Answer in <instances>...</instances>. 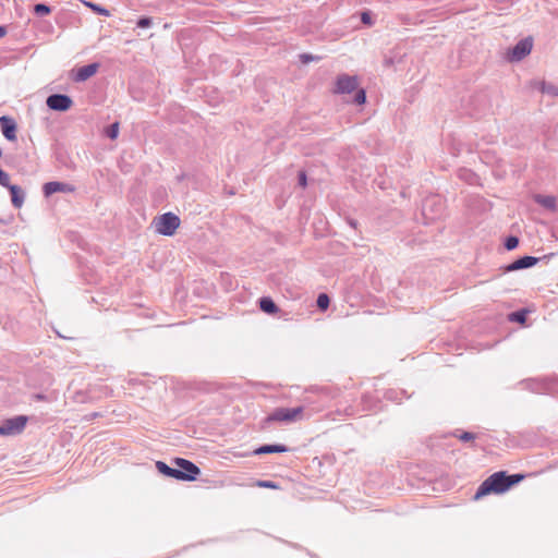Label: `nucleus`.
Instances as JSON below:
<instances>
[{"instance_id":"obj_6","label":"nucleus","mask_w":558,"mask_h":558,"mask_svg":"<svg viewBox=\"0 0 558 558\" xmlns=\"http://www.w3.org/2000/svg\"><path fill=\"white\" fill-rule=\"evenodd\" d=\"M533 47V40L531 37L520 40L509 53L511 61H519L530 54Z\"/></svg>"},{"instance_id":"obj_18","label":"nucleus","mask_w":558,"mask_h":558,"mask_svg":"<svg viewBox=\"0 0 558 558\" xmlns=\"http://www.w3.org/2000/svg\"><path fill=\"white\" fill-rule=\"evenodd\" d=\"M329 303H330V300H329V296L326 294V293H322L318 295L317 298V306L322 310V311H326L329 306Z\"/></svg>"},{"instance_id":"obj_26","label":"nucleus","mask_w":558,"mask_h":558,"mask_svg":"<svg viewBox=\"0 0 558 558\" xmlns=\"http://www.w3.org/2000/svg\"><path fill=\"white\" fill-rule=\"evenodd\" d=\"M542 92L543 93H547V94H550L553 96H557L558 95V88L554 85H543L542 86Z\"/></svg>"},{"instance_id":"obj_2","label":"nucleus","mask_w":558,"mask_h":558,"mask_svg":"<svg viewBox=\"0 0 558 558\" xmlns=\"http://www.w3.org/2000/svg\"><path fill=\"white\" fill-rule=\"evenodd\" d=\"M154 226L159 234L170 236L180 227V218L172 213H166L154 219Z\"/></svg>"},{"instance_id":"obj_11","label":"nucleus","mask_w":558,"mask_h":558,"mask_svg":"<svg viewBox=\"0 0 558 558\" xmlns=\"http://www.w3.org/2000/svg\"><path fill=\"white\" fill-rule=\"evenodd\" d=\"M537 262L538 258L536 257L524 256L506 266L505 271H514L523 268H529L534 266Z\"/></svg>"},{"instance_id":"obj_24","label":"nucleus","mask_w":558,"mask_h":558,"mask_svg":"<svg viewBox=\"0 0 558 558\" xmlns=\"http://www.w3.org/2000/svg\"><path fill=\"white\" fill-rule=\"evenodd\" d=\"M256 486L263 487V488H270V489H279V486L271 481H258L256 482Z\"/></svg>"},{"instance_id":"obj_33","label":"nucleus","mask_w":558,"mask_h":558,"mask_svg":"<svg viewBox=\"0 0 558 558\" xmlns=\"http://www.w3.org/2000/svg\"><path fill=\"white\" fill-rule=\"evenodd\" d=\"M7 34L5 28L0 26V37H3Z\"/></svg>"},{"instance_id":"obj_29","label":"nucleus","mask_w":558,"mask_h":558,"mask_svg":"<svg viewBox=\"0 0 558 558\" xmlns=\"http://www.w3.org/2000/svg\"><path fill=\"white\" fill-rule=\"evenodd\" d=\"M460 439H461L462 441H470V440L475 439V435H474V434H472V433L465 432V433H463L462 435H460Z\"/></svg>"},{"instance_id":"obj_20","label":"nucleus","mask_w":558,"mask_h":558,"mask_svg":"<svg viewBox=\"0 0 558 558\" xmlns=\"http://www.w3.org/2000/svg\"><path fill=\"white\" fill-rule=\"evenodd\" d=\"M509 319L511 322L524 324V322L526 319V313L524 311L513 312L509 315Z\"/></svg>"},{"instance_id":"obj_30","label":"nucleus","mask_w":558,"mask_h":558,"mask_svg":"<svg viewBox=\"0 0 558 558\" xmlns=\"http://www.w3.org/2000/svg\"><path fill=\"white\" fill-rule=\"evenodd\" d=\"M299 183H300V185H301L302 187H305V186H306V184H307L306 174H305V172H303V171H302V172H300V174H299Z\"/></svg>"},{"instance_id":"obj_27","label":"nucleus","mask_w":558,"mask_h":558,"mask_svg":"<svg viewBox=\"0 0 558 558\" xmlns=\"http://www.w3.org/2000/svg\"><path fill=\"white\" fill-rule=\"evenodd\" d=\"M151 25V20L149 17H142L137 22V26L141 28H146Z\"/></svg>"},{"instance_id":"obj_19","label":"nucleus","mask_w":558,"mask_h":558,"mask_svg":"<svg viewBox=\"0 0 558 558\" xmlns=\"http://www.w3.org/2000/svg\"><path fill=\"white\" fill-rule=\"evenodd\" d=\"M86 7L90 8L94 12L100 14V15H104V16H109L110 15V12L98 5V4H95V3H92V2H84Z\"/></svg>"},{"instance_id":"obj_4","label":"nucleus","mask_w":558,"mask_h":558,"mask_svg":"<svg viewBox=\"0 0 558 558\" xmlns=\"http://www.w3.org/2000/svg\"><path fill=\"white\" fill-rule=\"evenodd\" d=\"M28 418L25 415H19L15 417L4 420L0 425V435L14 436L21 434L24 430Z\"/></svg>"},{"instance_id":"obj_17","label":"nucleus","mask_w":558,"mask_h":558,"mask_svg":"<svg viewBox=\"0 0 558 558\" xmlns=\"http://www.w3.org/2000/svg\"><path fill=\"white\" fill-rule=\"evenodd\" d=\"M536 202L546 208L554 209L556 206V198L554 196H536Z\"/></svg>"},{"instance_id":"obj_23","label":"nucleus","mask_w":558,"mask_h":558,"mask_svg":"<svg viewBox=\"0 0 558 558\" xmlns=\"http://www.w3.org/2000/svg\"><path fill=\"white\" fill-rule=\"evenodd\" d=\"M118 134H119V123L118 122H114L112 125H110V128L108 129L107 131V135L111 138V140H116L118 137Z\"/></svg>"},{"instance_id":"obj_22","label":"nucleus","mask_w":558,"mask_h":558,"mask_svg":"<svg viewBox=\"0 0 558 558\" xmlns=\"http://www.w3.org/2000/svg\"><path fill=\"white\" fill-rule=\"evenodd\" d=\"M0 184L7 189H10L13 184H10V175L0 169Z\"/></svg>"},{"instance_id":"obj_3","label":"nucleus","mask_w":558,"mask_h":558,"mask_svg":"<svg viewBox=\"0 0 558 558\" xmlns=\"http://www.w3.org/2000/svg\"><path fill=\"white\" fill-rule=\"evenodd\" d=\"M303 407L296 408H278L275 409L265 420V422H295L303 417Z\"/></svg>"},{"instance_id":"obj_10","label":"nucleus","mask_w":558,"mask_h":558,"mask_svg":"<svg viewBox=\"0 0 558 558\" xmlns=\"http://www.w3.org/2000/svg\"><path fill=\"white\" fill-rule=\"evenodd\" d=\"M0 125L2 133L4 137L9 141H15L16 140V123L13 119L9 117H1L0 118Z\"/></svg>"},{"instance_id":"obj_31","label":"nucleus","mask_w":558,"mask_h":558,"mask_svg":"<svg viewBox=\"0 0 558 558\" xmlns=\"http://www.w3.org/2000/svg\"><path fill=\"white\" fill-rule=\"evenodd\" d=\"M361 19H362V22H363L364 24H367V25H371V24H372L371 15H369L367 12L362 13Z\"/></svg>"},{"instance_id":"obj_5","label":"nucleus","mask_w":558,"mask_h":558,"mask_svg":"<svg viewBox=\"0 0 558 558\" xmlns=\"http://www.w3.org/2000/svg\"><path fill=\"white\" fill-rule=\"evenodd\" d=\"M173 464L177 466V470H181V473L184 476L183 478H179V481H194L201 473V470L196 464L183 458H175L173 460Z\"/></svg>"},{"instance_id":"obj_7","label":"nucleus","mask_w":558,"mask_h":558,"mask_svg":"<svg viewBox=\"0 0 558 558\" xmlns=\"http://www.w3.org/2000/svg\"><path fill=\"white\" fill-rule=\"evenodd\" d=\"M72 99L66 95L54 94L47 98V106L56 111H66L72 107Z\"/></svg>"},{"instance_id":"obj_8","label":"nucleus","mask_w":558,"mask_h":558,"mask_svg":"<svg viewBox=\"0 0 558 558\" xmlns=\"http://www.w3.org/2000/svg\"><path fill=\"white\" fill-rule=\"evenodd\" d=\"M357 86V80L355 76H350L347 74L338 76L336 81V89L335 93L344 94L351 93Z\"/></svg>"},{"instance_id":"obj_13","label":"nucleus","mask_w":558,"mask_h":558,"mask_svg":"<svg viewBox=\"0 0 558 558\" xmlns=\"http://www.w3.org/2000/svg\"><path fill=\"white\" fill-rule=\"evenodd\" d=\"M156 466L159 472H161L162 474H165L169 477H173L175 480L184 477L183 474L181 473V470H177L175 468H170L165 462L158 461L156 463Z\"/></svg>"},{"instance_id":"obj_1","label":"nucleus","mask_w":558,"mask_h":558,"mask_svg":"<svg viewBox=\"0 0 558 558\" xmlns=\"http://www.w3.org/2000/svg\"><path fill=\"white\" fill-rule=\"evenodd\" d=\"M524 477L525 476L523 474L507 475L504 471L495 472L480 485L474 495V500H478L490 494H504L512 486L523 481Z\"/></svg>"},{"instance_id":"obj_15","label":"nucleus","mask_w":558,"mask_h":558,"mask_svg":"<svg viewBox=\"0 0 558 558\" xmlns=\"http://www.w3.org/2000/svg\"><path fill=\"white\" fill-rule=\"evenodd\" d=\"M288 448L283 445H265L257 448L254 453L255 454H266V453H279L287 452Z\"/></svg>"},{"instance_id":"obj_16","label":"nucleus","mask_w":558,"mask_h":558,"mask_svg":"<svg viewBox=\"0 0 558 558\" xmlns=\"http://www.w3.org/2000/svg\"><path fill=\"white\" fill-rule=\"evenodd\" d=\"M259 307L263 312L267 314H276L279 311L277 305L270 298H262L259 300Z\"/></svg>"},{"instance_id":"obj_25","label":"nucleus","mask_w":558,"mask_h":558,"mask_svg":"<svg viewBox=\"0 0 558 558\" xmlns=\"http://www.w3.org/2000/svg\"><path fill=\"white\" fill-rule=\"evenodd\" d=\"M519 244V240L515 236H509L505 243L507 250H514Z\"/></svg>"},{"instance_id":"obj_28","label":"nucleus","mask_w":558,"mask_h":558,"mask_svg":"<svg viewBox=\"0 0 558 558\" xmlns=\"http://www.w3.org/2000/svg\"><path fill=\"white\" fill-rule=\"evenodd\" d=\"M366 100V95H365V92L363 89H360L357 93H356V96H355V101L359 104V105H362L364 104Z\"/></svg>"},{"instance_id":"obj_12","label":"nucleus","mask_w":558,"mask_h":558,"mask_svg":"<svg viewBox=\"0 0 558 558\" xmlns=\"http://www.w3.org/2000/svg\"><path fill=\"white\" fill-rule=\"evenodd\" d=\"M97 70H98V64L97 63H92V64L84 65V66H82V68H80L77 70L76 75H75V80L78 81V82L86 81L87 78H89L93 75H95Z\"/></svg>"},{"instance_id":"obj_32","label":"nucleus","mask_w":558,"mask_h":558,"mask_svg":"<svg viewBox=\"0 0 558 558\" xmlns=\"http://www.w3.org/2000/svg\"><path fill=\"white\" fill-rule=\"evenodd\" d=\"M302 60L304 62H310V61H314V60H318L317 57H314V56H311V54H303L301 56Z\"/></svg>"},{"instance_id":"obj_14","label":"nucleus","mask_w":558,"mask_h":558,"mask_svg":"<svg viewBox=\"0 0 558 558\" xmlns=\"http://www.w3.org/2000/svg\"><path fill=\"white\" fill-rule=\"evenodd\" d=\"M11 194V201L15 208H21L24 203V192L17 185H12L9 189Z\"/></svg>"},{"instance_id":"obj_9","label":"nucleus","mask_w":558,"mask_h":558,"mask_svg":"<svg viewBox=\"0 0 558 558\" xmlns=\"http://www.w3.org/2000/svg\"><path fill=\"white\" fill-rule=\"evenodd\" d=\"M43 191H44L45 196L48 197V196H50L54 193H59V192L73 193L75 191V187L68 183L51 181V182L44 184Z\"/></svg>"},{"instance_id":"obj_21","label":"nucleus","mask_w":558,"mask_h":558,"mask_svg":"<svg viewBox=\"0 0 558 558\" xmlns=\"http://www.w3.org/2000/svg\"><path fill=\"white\" fill-rule=\"evenodd\" d=\"M34 12L37 15H48L51 12V10L48 5L38 3L34 7Z\"/></svg>"}]
</instances>
